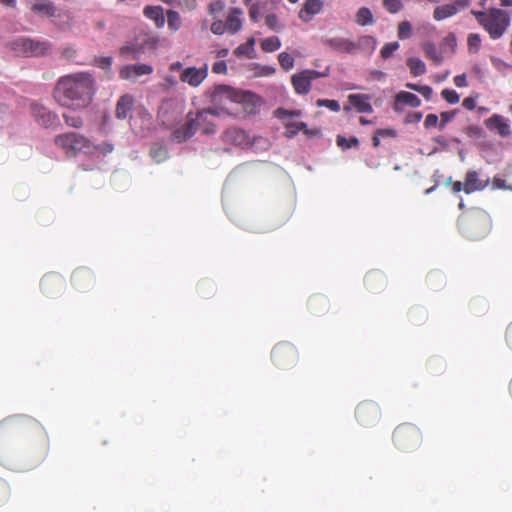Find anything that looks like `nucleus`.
<instances>
[{
  "mask_svg": "<svg viewBox=\"0 0 512 512\" xmlns=\"http://www.w3.org/2000/svg\"><path fill=\"white\" fill-rule=\"evenodd\" d=\"M322 8V0H305L303 7L299 12V18L305 22H308L311 20L312 16L320 13Z\"/></svg>",
  "mask_w": 512,
  "mask_h": 512,
  "instance_id": "a878e982",
  "label": "nucleus"
},
{
  "mask_svg": "<svg viewBox=\"0 0 512 512\" xmlns=\"http://www.w3.org/2000/svg\"><path fill=\"white\" fill-rule=\"evenodd\" d=\"M265 2H256L251 4L249 8V17L251 21L258 22L260 20L262 14V7L265 5Z\"/></svg>",
  "mask_w": 512,
  "mask_h": 512,
  "instance_id": "a18cd8bd",
  "label": "nucleus"
},
{
  "mask_svg": "<svg viewBox=\"0 0 512 512\" xmlns=\"http://www.w3.org/2000/svg\"><path fill=\"white\" fill-rule=\"evenodd\" d=\"M355 54L359 51H368L372 53L376 48V39L371 35H363L354 41Z\"/></svg>",
  "mask_w": 512,
  "mask_h": 512,
  "instance_id": "473e14b6",
  "label": "nucleus"
},
{
  "mask_svg": "<svg viewBox=\"0 0 512 512\" xmlns=\"http://www.w3.org/2000/svg\"><path fill=\"white\" fill-rule=\"evenodd\" d=\"M208 76V67L205 64L201 68L188 67L182 70L180 80L192 87H198Z\"/></svg>",
  "mask_w": 512,
  "mask_h": 512,
  "instance_id": "2eb2a0df",
  "label": "nucleus"
},
{
  "mask_svg": "<svg viewBox=\"0 0 512 512\" xmlns=\"http://www.w3.org/2000/svg\"><path fill=\"white\" fill-rule=\"evenodd\" d=\"M457 225L463 235L477 240L489 233L491 220L488 213L483 209L471 208L459 216Z\"/></svg>",
  "mask_w": 512,
  "mask_h": 512,
  "instance_id": "f03ea898",
  "label": "nucleus"
},
{
  "mask_svg": "<svg viewBox=\"0 0 512 512\" xmlns=\"http://www.w3.org/2000/svg\"><path fill=\"white\" fill-rule=\"evenodd\" d=\"M455 114V111L442 112L440 114L439 129L443 130L445 126L454 118Z\"/></svg>",
  "mask_w": 512,
  "mask_h": 512,
  "instance_id": "e2e57ef3",
  "label": "nucleus"
},
{
  "mask_svg": "<svg viewBox=\"0 0 512 512\" xmlns=\"http://www.w3.org/2000/svg\"><path fill=\"white\" fill-rule=\"evenodd\" d=\"M224 140L236 146H246L249 144V137L246 132L240 128L232 127L224 132Z\"/></svg>",
  "mask_w": 512,
  "mask_h": 512,
  "instance_id": "5701e85b",
  "label": "nucleus"
},
{
  "mask_svg": "<svg viewBox=\"0 0 512 512\" xmlns=\"http://www.w3.org/2000/svg\"><path fill=\"white\" fill-rule=\"evenodd\" d=\"M96 91L94 76L82 71L61 76L53 89V98L60 106L77 111L92 103Z\"/></svg>",
  "mask_w": 512,
  "mask_h": 512,
  "instance_id": "f257e3e1",
  "label": "nucleus"
},
{
  "mask_svg": "<svg viewBox=\"0 0 512 512\" xmlns=\"http://www.w3.org/2000/svg\"><path fill=\"white\" fill-rule=\"evenodd\" d=\"M281 47V41L277 36L265 38L261 42V49L265 52H274Z\"/></svg>",
  "mask_w": 512,
  "mask_h": 512,
  "instance_id": "a19ab883",
  "label": "nucleus"
},
{
  "mask_svg": "<svg viewBox=\"0 0 512 512\" xmlns=\"http://www.w3.org/2000/svg\"><path fill=\"white\" fill-rule=\"evenodd\" d=\"M150 155L156 162L159 163L167 159L168 151L164 146H154L150 151Z\"/></svg>",
  "mask_w": 512,
  "mask_h": 512,
  "instance_id": "c03bdc74",
  "label": "nucleus"
},
{
  "mask_svg": "<svg viewBox=\"0 0 512 512\" xmlns=\"http://www.w3.org/2000/svg\"><path fill=\"white\" fill-rule=\"evenodd\" d=\"M441 96L450 104H456L460 99L459 94L455 90L450 89L442 90Z\"/></svg>",
  "mask_w": 512,
  "mask_h": 512,
  "instance_id": "4d7b16f0",
  "label": "nucleus"
},
{
  "mask_svg": "<svg viewBox=\"0 0 512 512\" xmlns=\"http://www.w3.org/2000/svg\"><path fill=\"white\" fill-rule=\"evenodd\" d=\"M395 101L396 103H402L404 105L414 108L419 107L421 105V100L418 98L417 95L405 91L399 92L395 97Z\"/></svg>",
  "mask_w": 512,
  "mask_h": 512,
  "instance_id": "c9c22d12",
  "label": "nucleus"
},
{
  "mask_svg": "<svg viewBox=\"0 0 512 512\" xmlns=\"http://www.w3.org/2000/svg\"><path fill=\"white\" fill-rule=\"evenodd\" d=\"M271 358L277 367L288 369L296 364L298 351L291 343L281 342L272 349Z\"/></svg>",
  "mask_w": 512,
  "mask_h": 512,
  "instance_id": "0eeeda50",
  "label": "nucleus"
},
{
  "mask_svg": "<svg viewBox=\"0 0 512 512\" xmlns=\"http://www.w3.org/2000/svg\"><path fill=\"white\" fill-rule=\"evenodd\" d=\"M63 119L68 126L77 128V129L81 128L84 124L82 117H80L78 115H71V114L64 113Z\"/></svg>",
  "mask_w": 512,
  "mask_h": 512,
  "instance_id": "49530a36",
  "label": "nucleus"
},
{
  "mask_svg": "<svg viewBox=\"0 0 512 512\" xmlns=\"http://www.w3.org/2000/svg\"><path fill=\"white\" fill-rule=\"evenodd\" d=\"M364 283L369 290H381L386 286V277L380 271H370L365 275Z\"/></svg>",
  "mask_w": 512,
  "mask_h": 512,
  "instance_id": "cd10ccee",
  "label": "nucleus"
},
{
  "mask_svg": "<svg viewBox=\"0 0 512 512\" xmlns=\"http://www.w3.org/2000/svg\"><path fill=\"white\" fill-rule=\"evenodd\" d=\"M301 110H287L285 108H277L275 110V116L280 120H285L290 117H299Z\"/></svg>",
  "mask_w": 512,
  "mask_h": 512,
  "instance_id": "3c124183",
  "label": "nucleus"
},
{
  "mask_svg": "<svg viewBox=\"0 0 512 512\" xmlns=\"http://www.w3.org/2000/svg\"><path fill=\"white\" fill-rule=\"evenodd\" d=\"M322 76L323 74L321 72L305 69L292 75L291 83L297 94L306 95L311 90L312 81Z\"/></svg>",
  "mask_w": 512,
  "mask_h": 512,
  "instance_id": "9b49d317",
  "label": "nucleus"
},
{
  "mask_svg": "<svg viewBox=\"0 0 512 512\" xmlns=\"http://www.w3.org/2000/svg\"><path fill=\"white\" fill-rule=\"evenodd\" d=\"M327 299L324 296L315 295L309 299V306L313 310H317L318 307H326Z\"/></svg>",
  "mask_w": 512,
  "mask_h": 512,
  "instance_id": "13d9d810",
  "label": "nucleus"
},
{
  "mask_svg": "<svg viewBox=\"0 0 512 512\" xmlns=\"http://www.w3.org/2000/svg\"><path fill=\"white\" fill-rule=\"evenodd\" d=\"M370 101L371 96L368 94H350L348 96L350 106H344V110L347 112L353 107L358 113H372L373 107Z\"/></svg>",
  "mask_w": 512,
  "mask_h": 512,
  "instance_id": "f3484780",
  "label": "nucleus"
},
{
  "mask_svg": "<svg viewBox=\"0 0 512 512\" xmlns=\"http://www.w3.org/2000/svg\"><path fill=\"white\" fill-rule=\"evenodd\" d=\"M212 72L215 74H225L227 72V64L224 60L215 62L212 65Z\"/></svg>",
  "mask_w": 512,
  "mask_h": 512,
  "instance_id": "338daca9",
  "label": "nucleus"
},
{
  "mask_svg": "<svg viewBox=\"0 0 512 512\" xmlns=\"http://www.w3.org/2000/svg\"><path fill=\"white\" fill-rule=\"evenodd\" d=\"M355 22L360 26L372 25L374 17L371 10L367 7H361L355 14Z\"/></svg>",
  "mask_w": 512,
  "mask_h": 512,
  "instance_id": "e433bc0d",
  "label": "nucleus"
},
{
  "mask_svg": "<svg viewBox=\"0 0 512 512\" xmlns=\"http://www.w3.org/2000/svg\"><path fill=\"white\" fill-rule=\"evenodd\" d=\"M183 113V105L176 98H166L162 100L158 112L157 118L161 125L166 128H172L176 123L179 122Z\"/></svg>",
  "mask_w": 512,
  "mask_h": 512,
  "instance_id": "423d86ee",
  "label": "nucleus"
},
{
  "mask_svg": "<svg viewBox=\"0 0 512 512\" xmlns=\"http://www.w3.org/2000/svg\"><path fill=\"white\" fill-rule=\"evenodd\" d=\"M472 14L492 39L500 38L510 25L509 14L501 9L492 8L487 12L472 11Z\"/></svg>",
  "mask_w": 512,
  "mask_h": 512,
  "instance_id": "7ed1b4c3",
  "label": "nucleus"
},
{
  "mask_svg": "<svg viewBox=\"0 0 512 512\" xmlns=\"http://www.w3.org/2000/svg\"><path fill=\"white\" fill-rule=\"evenodd\" d=\"M392 440L398 449L410 452L421 444L422 432L414 424L402 423L394 429Z\"/></svg>",
  "mask_w": 512,
  "mask_h": 512,
  "instance_id": "39448f33",
  "label": "nucleus"
},
{
  "mask_svg": "<svg viewBox=\"0 0 512 512\" xmlns=\"http://www.w3.org/2000/svg\"><path fill=\"white\" fill-rule=\"evenodd\" d=\"M412 25L409 21H402L398 25V37L405 40L411 37Z\"/></svg>",
  "mask_w": 512,
  "mask_h": 512,
  "instance_id": "09e8293b",
  "label": "nucleus"
},
{
  "mask_svg": "<svg viewBox=\"0 0 512 512\" xmlns=\"http://www.w3.org/2000/svg\"><path fill=\"white\" fill-rule=\"evenodd\" d=\"M355 417L360 425L372 427L378 423L381 417V411L375 402L363 401L357 406Z\"/></svg>",
  "mask_w": 512,
  "mask_h": 512,
  "instance_id": "1a4fd4ad",
  "label": "nucleus"
},
{
  "mask_svg": "<svg viewBox=\"0 0 512 512\" xmlns=\"http://www.w3.org/2000/svg\"><path fill=\"white\" fill-rule=\"evenodd\" d=\"M210 29L211 32L216 35H222L225 33V31H227L225 23L221 20L214 21L211 24Z\"/></svg>",
  "mask_w": 512,
  "mask_h": 512,
  "instance_id": "0e129e2a",
  "label": "nucleus"
},
{
  "mask_svg": "<svg viewBox=\"0 0 512 512\" xmlns=\"http://www.w3.org/2000/svg\"><path fill=\"white\" fill-rule=\"evenodd\" d=\"M54 144L63 150L67 156H76L79 153L93 154L94 144L90 139L80 133L66 132L55 136Z\"/></svg>",
  "mask_w": 512,
  "mask_h": 512,
  "instance_id": "20e7f679",
  "label": "nucleus"
},
{
  "mask_svg": "<svg viewBox=\"0 0 512 512\" xmlns=\"http://www.w3.org/2000/svg\"><path fill=\"white\" fill-rule=\"evenodd\" d=\"M243 11L240 8H232L226 18V29L230 34H236L242 28L241 16Z\"/></svg>",
  "mask_w": 512,
  "mask_h": 512,
  "instance_id": "bb28decb",
  "label": "nucleus"
},
{
  "mask_svg": "<svg viewBox=\"0 0 512 512\" xmlns=\"http://www.w3.org/2000/svg\"><path fill=\"white\" fill-rule=\"evenodd\" d=\"M265 24L267 27L273 31H279L280 25L278 21V17L275 14H268L265 17Z\"/></svg>",
  "mask_w": 512,
  "mask_h": 512,
  "instance_id": "bf43d9fd",
  "label": "nucleus"
},
{
  "mask_svg": "<svg viewBox=\"0 0 512 512\" xmlns=\"http://www.w3.org/2000/svg\"><path fill=\"white\" fill-rule=\"evenodd\" d=\"M485 125L489 130L496 131L501 137H508L511 135L509 121L502 115H492L485 121Z\"/></svg>",
  "mask_w": 512,
  "mask_h": 512,
  "instance_id": "6ab92c4d",
  "label": "nucleus"
},
{
  "mask_svg": "<svg viewBox=\"0 0 512 512\" xmlns=\"http://www.w3.org/2000/svg\"><path fill=\"white\" fill-rule=\"evenodd\" d=\"M489 180H483L475 170H469L465 175L464 192L471 194L476 191H481L488 186Z\"/></svg>",
  "mask_w": 512,
  "mask_h": 512,
  "instance_id": "4be33fe9",
  "label": "nucleus"
},
{
  "mask_svg": "<svg viewBox=\"0 0 512 512\" xmlns=\"http://www.w3.org/2000/svg\"><path fill=\"white\" fill-rule=\"evenodd\" d=\"M134 104V99L131 95H122L116 104L115 115L118 119L124 120L128 117Z\"/></svg>",
  "mask_w": 512,
  "mask_h": 512,
  "instance_id": "c85d7f7f",
  "label": "nucleus"
},
{
  "mask_svg": "<svg viewBox=\"0 0 512 512\" xmlns=\"http://www.w3.org/2000/svg\"><path fill=\"white\" fill-rule=\"evenodd\" d=\"M399 48V43L398 42H390V43H386L381 51H380V54H381V57L383 59H388L389 57L392 56V54Z\"/></svg>",
  "mask_w": 512,
  "mask_h": 512,
  "instance_id": "5fc2aeb1",
  "label": "nucleus"
},
{
  "mask_svg": "<svg viewBox=\"0 0 512 512\" xmlns=\"http://www.w3.org/2000/svg\"><path fill=\"white\" fill-rule=\"evenodd\" d=\"M254 44H255V39L250 38V39H248V41L246 43L239 45L234 50V54L238 57L246 56L248 58H252L253 57L252 52L254 51Z\"/></svg>",
  "mask_w": 512,
  "mask_h": 512,
  "instance_id": "58836bf2",
  "label": "nucleus"
},
{
  "mask_svg": "<svg viewBox=\"0 0 512 512\" xmlns=\"http://www.w3.org/2000/svg\"><path fill=\"white\" fill-rule=\"evenodd\" d=\"M167 23L168 27L171 31H177L181 27V17L179 13L175 10H168L167 11Z\"/></svg>",
  "mask_w": 512,
  "mask_h": 512,
  "instance_id": "79ce46f5",
  "label": "nucleus"
},
{
  "mask_svg": "<svg viewBox=\"0 0 512 512\" xmlns=\"http://www.w3.org/2000/svg\"><path fill=\"white\" fill-rule=\"evenodd\" d=\"M457 46V40L454 33H448L440 43V51L444 58L446 56H452L455 53Z\"/></svg>",
  "mask_w": 512,
  "mask_h": 512,
  "instance_id": "72a5a7b5",
  "label": "nucleus"
},
{
  "mask_svg": "<svg viewBox=\"0 0 512 512\" xmlns=\"http://www.w3.org/2000/svg\"><path fill=\"white\" fill-rule=\"evenodd\" d=\"M467 45L470 52H478L481 45V38L479 34L471 33L467 39Z\"/></svg>",
  "mask_w": 512,
  "mask_h": 512,
  "instance_id": "603ef678",
  "label": "nucleus"
},
{
  "mask_svg": "<svg viewBox=\"0 0 512 512\" xmlns=\"http://www.w3.org/2000/svg\"><path fill=\"white\" fill-rule=\"evenodd\" d=\"M278 61L281 68L285 71H289L294 67V58L287 52H281L278 55Z\"/></svg>",
  "mask_w": 512,
  "mask_h": 512,
  "instance_id": "37998d69",
  "label": "nucleus"
},
{
  "mask_svg": "<svg viewBox=\"0 0 512 512\" xmlns=\"http://www.w3.org/2000/svg\"><path fill=\"white\" fill-rule=\"evenodd\" d=\"M383 7L391 14H396L403 9L401 0H383Z\"/></svg>",
  "mask_w": 512,
  "mask_h": 512,
  "instance_id": "8fccbe9b",
  "label": "nucleus"
},
{
  "mask_svg": "<svg viewBox=\"0 0 512 512\" xmlns=\"http://www.w3.org/2000/svg\"><path fill=\"white\" fill-rule=\"evenodd\" d=\"M217 112L214 109H203L197 112L195 120L196 129L200 127L204 134H212L215 132V124L209 119L211 116H216Z\"/></svg>",
  "mask_w": 512,
  "mask_h": 512,
  "instance_id": "aec40b11",
  "label": "nucleus"
},
{
  "mask_svg": "<svg viewBox=\"0 0 512 512\" xmlns=\"http://www.w3.org/2000/svg\"><path fill=\"white\" fill-rule=\"evenodd\" d=\"M322 43L338 53L355 54L354 41L343 37H331L322 40Z\"/></svg>",
  "mask_w": 512,
  "mask_h": 512,
  "instance_id": "dca6fc26",
  "label": "nucleus"
},
{
  "mask_svg": "<svg viewBox=\"0 0 512 512\" xmlns=\"http://www.w3.org/2000/svg\"><path fill=\"white\" fill-rule=\"evenodd\" d=\"M407 66L409 67L410 73L413 76H420L426 72L425 63L421 59L416 58V57L408 58Z\"/></svg>",
  "mask_w": 512,
  "mask_h": 512,
  "instance_id": "4c0bfd02",
  "label": "nucleus"
},
{
  "mask_svg": "<svg viewBox=\"0 0 512 512\" xmlns=\"http://www.w3.org/2000/svg\"><path fill=\"white\" fill-rule=\"evenodd\" d=\"M114 150V146L111 143L105 142L100 145H94L93 153L99 152L103 156H106Z\"/></svg>",
  "mask_w": 512,
  "mask_h": 512,
  "instance_id": "052dcab7",
  "label": "nucleus"
},
{
  "mask_svg": "<svg viewBox=\"0 0 512 512\" xmlns=\"http://www.w3.org/2000/svg\"><path fill=\"white\" fill-rule=\"evenodd\" d=\"M94 64L102 70L109 71L112 65V58L99 57L94 60Z\"/></svg>",
  "mask_w": 512,
  "mask_h": 512,
  "instance_id": "680f3d73",
  "label": "nucleus"
},
{
  "mask_svg": "<svg viewBox=\"0 0 512 512\" xmlns=\"http://www.w3.org/2000/svg\"><path fill=\"white\" fill-rule=\"evenodd\" d=\"M153 72V67L148 64L125 65L119 70V76L123 80H134L139 76L149 75Z\"/></svg>",
  "mask_w": 512,
  "mask_h": 512,
  "instance_id": "a211bd4d",
  "label": "nucleus"
},
{
  "mask_svg": "<svg viewBox=\"0 0 512 512\" xmlns=\"http://www.w3.org/2000/svg\"><path fill=\"white\" fill-rule=\"evenodd\" d=\"M31 9L36 14H43L48 17H55L57 11L55 5L47 0L34 3Z\"/></svg>",
  "mask_w": 512,
  "mask_h": 512,
  "instance_id": "f704fd0d",
  "label": "nucleus"
},
{
  "mask_svg": "<svg viewBox=\"0 0 512 512\" xmlns=\"http://www.w3.org/2000/svg\"><path fill=\"white\" fill-rule=\"evenodd\" d=\"M505 342L509 349L512 350V322L506 328Z\"/></svg>",
  "mask_w": 512,
  "mask_h": 512,
  "instance_id": "774afa93",
  "label": "nucleus"
},
{
  "mask_svg": "<svg viewBox=\"0 0 512 512\" xmlns=\"http://www.w3.org/2000/svg\"><path fill=\"white\" fill-rule=\"evenodd\" d=\"M359 140L357 137L352 136L350 138H346L342 135H338L336 138V144L342 150H347L351 148H357L359 146Z\"/></svg>",
  "mask_w": 512,
  "mask_h": 512,
  "instance_id": "ea45409f",
  "label": "nucleus"
},
{
  "mask_svg": "<svg viewBox=\"0 0 512 512\" xmlns=\"http://www.w3.org/2000/svg\"><path fill=\"white\" fill-rule=\"evenodd\" d=\"M469 5L470 0H455L454 3L437 6L433 11V18L436 21H442L456 15L460 10L466 9Z\"/></svg>",
  "mask_w": 512,
  "mask_h": 512,
  "instance_id": "ddd939ff",
  "label": "nucleus"
},
{
  "mask_svg": "<svg viewBox=\"0 0 512 512\" xmlns=\"http://www.w3.org/2000/svg\"><path fill=\"white\" fill-rule=\"evenodd\" d=\"M25 428L26 422L22 420L10 419L0 423V456L5 444L22 435L25 432Z\"/></svg>",
  "mask_w": 512,
  "mask_h": 512,
  "instance_id": "9d476101",
  "label": "nucleus"
},
{
  "mask_svg": "<svg viewBox=\"0 0 512 512\" xmlns=\"http://www.w3.org/2000/svg\"><path fill=\"white\" fill-rule=\"evenodd\" d=\"M51 45L46 41H39L30 38H19L14 41L13 49L19 54L27 57H38L49 53Z\"/></svg>",
  "mask_w": 512,
  "mask_h": 512,
  "instance_id": "6e6552de",
  "label": "nucleus"
},
{
  "mask_svg": "<svg viewBox=\"0 0 512 512\" xmlns=\"http://www.w3.org/2000/svg\"><path fill=\"white\" fill-rule=\"evenodd\" d=\"M10 486L9 484L0 478V506L6 503L10 497Z\"/></svg>",
  "mask_w": 512,
  "mask_h": 512,
  "instance_id": "6e6d98bb",
  "label": "nucleus"
},
{
  "mask_svg": "<svg viewBox=\"0 0 512 512\" xmlns=\"http://www.w3.org/2000/svg\"><path fill=\"white\" fill-rule=\"evenodd\" d=\"M143 14L146 18L152 20L157 28H162L165 24L164 9L161 6H145Z\"/></svg>",
  "mask_w": 512,
  "mask_h": 512,
  "instance_id": "c756f323",
  "label": "nucleus"
},
{
  "mask_svg": "<svg viewBox=\"0 0 512 512\" xmlns=\"http://www.w3.org/2000/svg\"><path fill=\"white\" fill-rule=\"evenodd\" d=\"M233 90L226 85H218L214 89L213 100L216 101L218 97L232 98Z\"/></svg>",
  "mask_w": 512,
  "mask_h": 512,
  "instance_id": "de8ad7c7",
  "label": "nucleus"
},
{
  "mask_svg": "<svg viewBox=\"0 0 512 512\" xmlns=\"http://www.w3.org/2000/svg\"><path fill=\"white\" fill-rule=\"evenodd\" d=\"M318 107H326L331 111L338 112L340 111V104L336 100L331 99H318L316 102Z\"/></svg>",
  "mask_w": 512,
  "mask_h": 512,
  "instance_id": "864d4df0",
  "label": "nucleus"
},
{
  "mask_svg": "<svg viewBox=\"0 0 512 512\" xmlns=\"http://www.w3.org/2000/svg\"><path fill=\"white\" fill-rule=\"evenodd\" d=\"M439 125V117L436 114H428L424 121L426 129L434 128Z\"/></svg>",
  "mask_w": 512,
  "mask_h": 512,
  "instance_id": "69168bd1",
  "label": "nucleus"
},
{
  "mask_svg": "<svg viewBox=\"0 0 512 512\" xmlns=\"http://www.w3.org/2000/svg\"><path fill=\"white\" fill-rule=\"evenodd\" d=\"M191 116L192 113H188L187 122L172 132L171 139L173 141L177 143H182L191 138L195 134V120Z\"/></svg>",
  "mask_w": 512,
  "mask_h": 512,
  "instance_id": "412c9836",
  "label": "nucleus"
},
{
  "mask_svg": "<svg viewBox=\"0 0 512 512\" xmlns=\"http://www.w3.org/2000/svg\"><path fill=\"white\" fill-rule=\"evenodd\" d=\"M31 111L35 121L45 128L53 127L59 121L57 114L40 104L32 103Z\"/></svg>",
  "mask_w": 512,
  "mask_h": 512,
  "instance_id": "f8f14e48",
  "label": "nucleus"
},
{
  "mask_svg": "<svg viewBox=\"0 0 512 512\" xmlns=\"http://www.w3.org/2000/svg\"><path fill=\"white\" fill-rule=\"evenodd\" d=\"M120 55L125 59H138L144 53L143 46L138 42H130L120 48Z\"/></svg>",
  "mask_w": 512,
  "mask_h": 512,
  "instance_id": "7c9ffc66",
  "label": "nucleus"
},
{
  "mask_svg": "<svg viewBox=\"0 0 512 512\" xmlns=\"http://www.w3.org/2000/svg\"><path fill=\"white\" fill-rule=\"evenodd\" d=\"M95 277L93 272L85 267L74 270L71 275V283L73 287L80 291H86L93 286Z\"/></svg>",
  "mask_w": 512,
  "mask_h": 512,
  "instance_id": "4468645a",
  "label": "nucleus"
},
{
  "mask_svg": "<svg viewBox=\"0 0 512 512\" xmlns=\"http://www.w3.org/2000/svg\"><path fill=\"white\" fill-rule=\"evenodd\" d=\"M422 50L427 59L431 60L435 65H441L444 61V56L441 51L437 50L436 46L432 42H425L422 44Z\"/></svg>",
  "mask_w": 512,
  "mask_h": 512,
  "instance_id": "2f4dec72",
  "label": "nucleus"
},
{
  "mask_svg": "<svg viewBox=\"0 0 512 512\" xmlns=\"http://www.w3.org/2000/svg\"><path fill=\"white\" fill-rule=\"evenodd\" d=\"M40 286L43 292L49 294L62 288L63 279L56 273H49L42 277Z\"/></svg>",
  "mask_w": 512,
  "mask_h": 512,
  "instance_id": "393cba45",
  "label": "nucleus"
},
{
  "mask_svg": "<svg viewBox=\"0 0 512 512\" xmlns=\"http://www.w3.org/2000/svg\"><path fill=\"white\" fill-rule=\"evenodd\" d=\"M299 131H303V133L308 137H313L318 134L317 130L308 129L305 122L289 121L285 123L284 135L286 138H293L298 134Z\"/></svg>",
  "mask_w": 512,
  "mask_h": 512,
  "instance_id": "b1692460",
  "label": "nucleus"
}]
</instances>
